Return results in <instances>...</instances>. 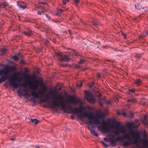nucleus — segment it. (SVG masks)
<instances>
[{
	"label": "nucleus",
	"instance_id": "37",
	"mask_svg": "<svg viewBox=\"0 0 148 148\" xmlns=\"http://www.w3.org/2000/svg\"><path fill=\"white\" fill-rule=\"evenodd\" d=\"M31 100L34 103H35L36 102V99L34 98H32L31 99Z\"/></svg>",
	"mask_w": 148,
	"mask_h": 148
},
{
	"label": "nucleus",
	"instance_id": "9",
	"mask_svg": "<svg viewBox=\"0 0 148 148\" xmlns=\"http://www.w3.org/2000/svg\"><path fill=\"white\" fill-rule=\"evenodd\" d=\"M102 125H100L98 127V128L99 130H102L104 131L105 133H106L110 132L108 126L109 125V124L106 121L102 120Z\"/></svg>",
	"mask_w": 148,
	"mask_h": 148
},
{
	"label": "nucleus",
	"instance_id": "12",
	"mask_svg": "<svg viewBox=\"0 0 148 148\" xmlns=\"http://www.w3.org/2000/svg\"><path fill=\"white\" fill-rule=\"evenodd\" d=\"M136 121V124L137 125H136V123L134 122H128L127 123V126L129 128H137L138 127L139 125V123L138 121V120L137 121Z\"/></svg>",
	"mask_w": 148,
	"mask_h": 148
},
{
	"label": "nucleus",
	"instance_id": "46",
	"mask_svg": "<svg viewBox=\"0 0 148 148\" xmlns=\"http://www.w3.org/2000/svg\"><path fill=\"white\" fill-rule=\"evenodd\" d=\"M2 77H0V84H1L3 81L2 79Z\"/></svg>",
	"mask_w": 148,
	"mask_h": 148
},
{
	"label": "nucleus",
	"instance_id": "18",
	"mask_svg": "<svg viewBox=\"0 0 148 148\" xmlns=\"http://www.w3.org/2000/svg\"><path fill=\"white\" fill-rule=\"evenodd\" d=\"M109 142L111 145L113 146H115L116 141L114 139H111V138H109Z\"/></svg>",
	"mask_w": 148,
	"mask_h": 148
},
{
	"label": "nucleus",
	"instance_id": "59",
	"mask_svg": "<svg viewBox=\"0 0 148 148\" xmlns=\"http://www.w3.org/2000/svg\"><path fill=\"white\" fill-rule=\"evenodd\" d=\"M99 97H101V94L100 93L99 94Z\"/></svg>",
	"mask_w": 148,
	"mask_h": 148
},
{
	"label": "nucleus",
	"instance_id": "32",
	"mask_svg": "<svg viewBox=\"0 0 148 148\" xmlns=\"http://www.w3.org/2000/svg\"><path fill=\"white\" fill-rule=\"evenodd\" d=\"M95 83L94 82H91L89 84V86L90 87H92L94 84Z\"/></svg>",
	"mask_w": 148,
	"mask_h": 148
},
{
	"label": "nucleus",
	"instance_id": "52",
	"mask_svg": "<svg viewBox=\"0 0 148 148\" xmlns=\"http://www.w3.org/2000/svg\"><path fill=\"white\" fill-rule=\"evenodd\" d=\"M74 55H75V56H78L79 55L78 54V53H76L75 52V53Z\"/></svg>",
	"mask_w": 148,
	"mask_h": 148
},
{
	"label": "nucleus",
	"instance_id": "48",
	"mask_svg": "<svg viewBox=\"0 0 148 148\" xmlns=\"http://www.w3.org/2000/svg\"><path fill=\"white\" fill-rule=\"evenodd\" d=\"M18 95H21L22 92V91L19 90L18 91Z\"/></svg>",
	"mask_w": 148,
	"mask_h": 148
},
{
	"label": "nucleus",
	"instance_id": "14",
	"mask_svg": "<svg viewBox=\"0 0 148 148\" xmlns=\"http://www.w3.org/2000/svg\"><path fill=\"white\" fill-rule=\"evenodd\" d=\"M62 87L61 86L60 84H57V86L56 88V89H55V90H53V92H55V93H52V97L53 99L52 101L53 100V95H54L55 94H57L56 93L57 92L58 90L60 91L61 90V89H62ZM57 95H58V94H57Z\"/></svg>",
	"mask_w": 148,
	"mask_h": 148
},
{
	"label": "nucleus",
	"instance_id": "42",
	"mask_svg": "<svg viewBox=\"0 0 148 148\" xmlns=\"http://www.w3.org/2000/svg\"><path fill=\"white\" fill-rule=\"evenodd\" d=\"M84 62V60H81L79 62L80 64H82Z\"/></svg>",
	"mask_w": 148,
	"mask_h": 148
},
{
	"label": "nucleus",
	"instance_id": "60",
	"mask_svg": "<svg viewBox=\"0 0 148 148\" xmlns=\"http://www.w3.org/2000/svg\"><path fill=\"white\" fill-rule=\"evenodd\" d=\"M47 29L48 30H49V31L50 30H51V28H49V29H47Z\"/></svg>",
	"mask_w": 148,
	"mask_h": 148
},
{
	"label": "nucleus",
	"instance_id": "4",
	"mask_svg": "<svg viewBox=\"0 0 148 148\" xmlns=\"http://www.w3.org/2000/svg\"><path fill=\"white\" fill-rule=\"evenodd\" d=\"M131 133L132 136L134 135L136 138L134 139V141H132V144L135 145L136 148H148L147 145L148 143V141L147 139L143 138L141 140L142 142L143 146H140L138 144H140L139 141L140 136L139 134L136 132H134L133 131H131Z\"/></svg>",
	"mask_w": 148,
	"mask_h": 148
},
{
	"label": "nucleus",
	"instance_id": "7",
	"mask_svg": "<svg viewBox=\"0 0 148 148\" xmlns=\"http://www.w3.org/2000/svg\"><path fill=\"white\" fill-rule=\"evenodd\" d=\"M14 69V67L13 66H7L5 67V69H3V71L2 72V73L0 74L1 75L3 74L4 75H3L1 76L2 77V79L3 82H4L8 78V74L9 73L10 69L13 70Z\"/></svg>",
	"mask_w": 148,
	"mask_h": 148
},
{
	"label": "nucleus",
	"instance_id": "11",
	"mask_svg": "<svg viewBox=\"0 0 148 148\" xmlns=\"http://www.w3.org/2000/svg\"><path fill=\"white\" fill-rule=\"evenodd\" d=\"M24 78L25 79L27 80V82L23 83L22 85L20 84L19 86L21 87L22 86L24 88H26L28 84L29 85H31V83H32V81L30 80V79L31 78L34 79V76H33L32 77H30L29 75H25L24 76Z\"/></svg>",
	"mask_w": 148,
	"mask_h": 148
},
{
	"label": "nucleus",
	"instance_id": "62",
	"mask_svg": "<svg viewBox=\"0 0 148 148\" xmlns=\"http://www.w3.org/2000/svg\"><path fill=\"white\" fill-rule=\"evenodd\" d=\"M96 43L98 44H99V42H96Z\"/></svg>",
	"mask_w": 148,
	"mask_h": 148
},
{
	"label": "nucleus",
	"instance_id": "53",
	"mask_svg": "<svg viewBox=\"0 0 148 148\" xmlns=\"http://www.w3.org/2000/svg\"><path fill=\"white\" fill-rule=\"evenodd\" d=\"M3 69H0V74L1 73H2V72L3 71Z\"/></svg>",
	"mask_w": 148,
	"mask_h": 148
},
{
	"label": "nucleus",
	"instance_id": "38",
	"mask_svg": "<svg viewBox=\"0 0 148 148\" xmlns=\"http://www.w3.org/2000/svg\"><path fill=\"white\" fill-rule=\"evenodd\" d=\"M103 140L106 142L109 141V138H103Z\"/></svg>",
	"mask_w": 148,
	"mask_h": 148
},
{
	"label": "nucleus",
	"instance_id": "1",
	"mask_svg": "<svg viewBox=\"0 0 148 148\" xmlns=\"http://www.w3.org/2000/svg\"><path fill=\"white\" fill-rule=\"evenodd\" d=\"M53 100L50 104L53 108L60 107L64 112L68 113L77 114L78 112H81V109H78L76 107L73 108L69 104V101L73 104L76 105L80 103V101L79 99L71 97L70 99H66L64 101L63 96L55 94L53 96Z\"/></svg>",
	"mask_w": 148,
	"mask_h": 148
},
{
	"label": "nucleus",
	"instance_id": "30",
	"mask_svg": "<svg viewBox=\"0 0 148 148\" xmlns=\"http://www.w3.org/2000/svg\"><path fill=\"white\" fill-rule=\"evenodd\" d=\"M136 101L135 99H128L127 100L128 102H132V103H134Z\"/></svg>",
	"mask_w": 148,
	"mask_h": 148
},
{
	"label": "nucleus",
	"instance_id": "44",
	"mask_svg": "<svg viewBox=\"0 0 148 148\" xmlns=\"http://www.w3.org/2000/svg\"><path fill=\"white\" fill-rule=\"evenodd\" d=\"M3 4H2V3H0V8H4V6H3Z\"/></svg>",
	"mask_w": 148,
	"mask_h": 148
},
{
	"label": "nucleus",
	"instance_id": "5",
	"mask_svg": "<svg viewBox=\"0 0 148 148\" xmlns=\"http://www.w3.org/2000/svg\"><path fill=\"white\" fill-rule=\"evenodd\" d=\"M116 141H121L123 142L122 146L127 147L132 144V140L128 134H125L121 136H118L116 138Z\"/></svg>",
	"mask_w": 148,
	"mask_h": 148
},
{
	"label": "nucleus",
	"instance_id": "16",
	"mask_svg": "<svg viewBox=\"0 0 148 148\" xmlns=\"http://www.w3.org/2000/svg\"><path fill=\"white\" fill-rule=\"evenodd\" d=\"M87 127L89 130H90V132L92 134L94 135L96 137L98 136V135L97 133L95 132V131L92 129V128L93 127L92 126L90 128L89 125H88Z\"/></svg>",
	"mask_w": 148,
	"mask_h": 148
},
{
	"label": "nucleus",
	"instance_id": "54",
	"mask_svg": "<svg viewBox=\"0 0 148 148\" xmlns=\"http://www.w3.org/2000/svg\"><path fill=\"white\" fill-rule=\"evenodd\" d=\"M47 100L48 99H49V97H48V94L47 93ZM48 104L47 103V105Z\"/></svg>",
	"mask_w": 148,
	"mask_h": 148
},
{
	"label": "nucleus",
	"instance_id": "28",
	"mask_svg": "<svg viewBox=\"0 0 148 148\" xmlns=\"http://www.w3.org/2000/svg\"><path fill=\"white\" fill-rule=\"evenodd\" d=\"M7 49H5L3 48L1 50V51L2 53V54H3L6 51Z\"/></svg>",
	"mask_w": 148,
	"mask_h": 148
},
{
	"label": "nucleus",
	"instance_id": "35",
	"mask_svg": "<svg viewBox=\"0 0 148 148\" xmlns=\"http://www.w3.org/2000/svg\"><path fill=\"white\" fill-rule=\"evenodd\" d=\"M120 33L122 36H123V37H126L127 36V35L123 33L122 32H121Z\"/></svg>",
	"mask_w": 148,
	"mask_h": 148
},
{
	"label": "nucleus",
	"instance_id": "47",
	"mask_svg": "<svg viewBox=\"0 0 148 148\" xmlns=\"http://www.w3.org/2000/svg\"><path fill=\"white\" fill-rule=\"evenodd\" d=\"M2 4H3V6H4V8L5 6L7 5V3H2Z\"/></svg>",
	"mask_w": 148,
	"mask_h": 148
},
{
	"label": "nucleus",
	"instance_id": "57",
	"mask_svg": "<svg viewBox=\"0 0 148 148\" xmlns=\"http://www.w3.org/2000/svg\"><path fill=\"white\" fill-rule=\"evenodd\" d=\"M111 102L110 101H107V103L108 104H110Z\"/></svg>",
	"mask_w": 148,
	"mask_h": 148
},
{
	"label": "nucleus",
	"instance_id": "41",
	"mask_svg": "<svg viewBox=\"0 0 148 148\" xmlns=\"http://www.w3.org/2000/svg\"><path fill=\"white\" fill-rule=\"evenodd\" d=\"M115 123L116 125L117 126H118L120 124V123L119 122H115Z\"/></svg>",
	"mask_w": 148,
	"mask_h": 148
},
{
	"label": "nucleus",
	"instance_id": "50",
	"mask_svg": "<svg viewBox=\"0 0 148 148\" xmlns=\"http://www.w3.org/2000/svg\"><path fill=\"white\" fill-rule=\"evenodd\" d=\"M97 77H98V78H99V79H100V78H101V76L100 75V74L99 73H98L97 74Z\"/></svg>",
	"mask_w": 148,
	"mask_h": 148
},
{
	"label": "nucleus",
	"instance_id": "21",
	"mask_svg": "<svg viewBox=\"0 0 148 148\" xmlns=\"http://www.w3.org/2000/svg\"><path fill=\"white\" fill-rule=\"evenodd\" d=\"M24 91H25V92L23 94V96L26 97H29V96H30V95L29 93L27 92L26 90L24 89Z\"/></svg>",
	"mask_w": 148,
	"mask_h": 148
},
{
	"label": "nucleus",
	"instance_id": "22",
	"mask_svg": "<svg viewBox=\"0 0 148 148\" xmlns=\"http://www.w3.org/2000/svg\"><path fill=\"white\" fill-rule=\"evenodd\" d=\"M93 25L96 26H97L99 24V22L97 20H94L92 21Z\"/></svg>",
	"mask_w": 148,
	"mask_h": 148
},
{
	"label": "nucleus",
	"instance_id": "24",
	"mask_svg": "<svg viewBox=\"0 0 148 148\" xmlns=\"http://www.w3.org/2000/svg\"><path fill=\"white\" fill-rule=\"evenodd\" d=\"M135 92V90L134 89H129L128 90V93L129 94H130L131 93H134Z\"/></svg>",
	"mask_w": 148,
	"mask_h": 148
},
{
	"label": "nucleus",
	"instance_id": "33",
	"mask_svg": "<svg viewBox=\"0 0 148 148\" xmlns=\"http://www.w3.org/2000/svg\"><path fill=\"white\" fill-rule=\"evenodd\" d=\"M121 132L125 134L126 133V131L123 128H121Z\"/></svg>",
	"mask_w": 148,
	"mask_h": 148
},
{
	"label": "nucleus",
	"instance_id": "27",
	"mask_svg": "<svg viewBox=\"0 0 148 148\" xmlns=\"http://www.w3.org/2000/svg\"><path fill=\"white\" fill-rule=\"evenodd\" d=\"M63 10L62 9H60L58 10L57 12V15H59L63 12Z\"/></svg>",
	"mask_w": 148,
	"mask_h": 148
},
{
	"label": "nucleus",
	"instance_id": "63",
	"mask_svg": "<svg viewBox=\"0 0 148 148\" xmlns=\"http://www.w3.org/2000/svg\"><path fill=\"white\" fill-rule=\"evenodd\" d=\"M11 140H14V139L13 138H12L11 139Z\"/></svg>",
	"mask_w": 148,
	"mask_h": 148
},
{
	"label": "nucleus",
	"instance_id": "6",
	"mask_svg": "<svg viewBox=\"0 0 148 148\" xmlns=\"http://www.w3.org/2000/svg\"><path fill=\"white\" fill-rule=\"evenodd\" d=\"M20 82L21 79H18L16 75L14 74L12 76L8 82L10 85L13 88L16 89L19 85L18 82Z\"/></svg>",
	"mask_w": 148,
	"mask_h": 148
},
{
	"label": "nucleus",
	"instance_id": "26",
	"mask_svg": "<svg viewBox=\"0 0 148 148\" xmlns=\"http://www.w3.org/2000/svg\"><path fill=\"white\" fill-rule=\"evenodd\" d=\"M42 10H41V12L38 11L37 12V13L38 14L41 15H42V13H43L45 8H43L42 7Z\"/></svg>",
	"mask_w": 148,
	"mask_h": 148
},
{
	"label": "nucleus",
	"instance_id": "55",
	"mask_svg": "<svg viewBox=\"0 0 148 148\" xmlns=\"http://www.w3.org/2000/svg\"><path fill=\"white\" fill-rule=\"evenodd\" d=\"M96 61L97 62H99L100 60L98 59H96Z\"/></svg>",
	"mask_w": 148,
	"mask_h": 148
},
{
	"label": "nucleus",
	"instance_id": "10",
	"mask_svg": "<svg viewBox=\"0 0 148 148\" xmlns=\"http://www.w3.org/2000/svg\"><path fill=\"white\" fill-rule=\"evenodd\" d=\"M86 99L88 101L91 103L95 102L96 99L95 97L91 93L87 92L86 93Z\"/></svg>",
	"mask_w": 148,
	"mask_h": 148
},
{
	"label": "nucleus",
	"instance_id": "49",
	"mask_svg": "<svg viewBox=\"0 0 148 148\" xmlns=\"http://www.w3.org/2000/svg\"><path fill=\"white\" fill-rule=\"evenodd\" d=\"M148 36V30L147 31L145 32V35L144 36Z\"/></svg>",
	"mask_w": 148,
	"mask_h": 148
},
{
	"label": "nucleus",
	"instance_id": "39",
	"mask_svg": "<svg viewBox=\"0 0 148 148\" xmlns=\"http://www.w3.org/2000/svg\"><path fill=\"white\" fill-rule=\"evenodd\" d=\"M111 136V139H114V135L113 134H111L110 135Z\"/></svg>",
	"mask_w": 148,
	"mask_h": 148
},
{
	"label": "nucleus",
	"instance_id": "20",
	"mask_svg": "<svg viewBox=\"0 0 148 148\" xmlns=\"http://www.w3.org/2000/svg\"><path fill=\"white\" fill-rule=\"evenodd\" d=\"M31 121L32 123H34L35 124H37L39 122L37 119H31Z\"/></svg>",
	"mask_w": 148,
	"mask_h": 148
},
{
	"label": "nucleus",
	"instance_id": "25",
	"mask_svg": "<svg viewBox=\"0 0 148 148\" xmlns=\"http://www.w3.org/2000/svg\"><path fill=\"white\" fill-rule=\"evenodd\" d=\"M143 53H136L135 56V57L138 58H139L142 55H143Z\"/></svg>",
	"mask_w": 148,
	"mask_h": 148
},
{
	"label": "nucleus",
	"instance_id": "17",
	"mask_svg": "<svg viewBox=\"0 0 148 148\" xmlns=\"http://www.w3.org/2000/svg\"><path fill=\"white\" fill-rule=\"evenodd\" d=\"M36 82H37L38 85H40L41 86L44 87V89H43L44 92L46 91V86L44 85L42 81L36 80Z\"/></svg>",
	"mask_w": 148,
	"mask_h": 148
},
{
	"label": "nucleus",
	"instance_id": "15",
	"mask_svg": "<svg viewBox=\"0 0 148 148\" xmlns=\"http://www.w3.org/2000/svg\"><path fill=\"white\" fill-rule=\"evenodd\" d=\"M17 5L21 9L23 10L27 8L26 5H24L23 2H17Z\"/></svg>",
	"mask_w": 148,
	"mask_h": 148
},
{
	"label": "nucleus",
	"instance_id": "58",
	"mask_svg": "<svg viewBox=\"0 0 148 148\" xmlns=\"http://www.w3.org/2000/svg\"><path fill=\"white\" fill-rule=\"evenodd\" d=\"M102 100L104 101L105 100V97H103L101 99Z\"/></svg>",
	"mask_w": 148,
	"mask_h": 148
},
{
	"label": "nucleus",
	"instance_id": "2",
	"mask_svg": "<svg viewBox=\"0 0 148 148\" xmlns=\"http://www.w3.org/2000/svg\"><path fill=\"white\" fill-rule=\"evenodd\" d=\"M78 109H81V112H78L77 114H75L77 115V118L79 120H83V117H87L88 119L89 120L88 125H91L93 123L96 124H101L99 119H102V118L100 114H97L95 117L92 113L90 112L88 114L86 112H84L82 114V108H81Z\"/></svg>",
	"mask_w": 148,
	"mask_h": 148
},
{
	"label": "nucleus",
	"instance_id": "8",
	"mask_svg": "<svg viewBox=\"0 0 148 148\" xmlns=\"http://www.w3.org/2000/svg\"><path fill=\"white\" fill-rule=\"evenodd\" d=\"M55 56L58 57L60 62H68L70 60V58L68 56L63 55L62 53L56 52Z\"/></svg>",
	"mask_w": 148,
	"mask_h": 148
},
{
	"label": "nucleus",
	"instance_id": "45",
	"mask_svg": "<svg viewBox=\"0 0 148 148\" xmlns=\"http://www.w3.org/2000/svg\"><path fill=\"white\" fill-rule=\"evenodd\" d=\"M73 0L75 1V4H77L79 2V0Z\"/></svg>",
	"mask_w": 148,
	"mask_h": 148
},
{
	"label": "nucleus",
	"instance_id": "31",
	"mask_svg": "<svg viewBox=\"0 0 148 148\" xmlns=\"http://www.w3.org/2000/svg\"><path fill=\"white\" fill-rule=\"evenodd\" d=\"M101 143L102 145H103L105 147H107L108 145L105 143L103 141H101Z\"/></svg>",
	"mask_w": 148,
	"mask_h": 148
},
{
	"label": "nucleus",
	"instance_id": "40",
	"mask_svg": "<svg viewBox=\"0 0 148 148\" xmlns=\"http://www.w3.org/2000/svg\"><path fill=\"white\" fill-rule=\"evenodd\" d=\"M77 87H81L82 86V83H80V84H77Z\"/></svg>",
	"mask_w": 148,
	"mask_h": 148
},
{
	"label": "nucleus",
	"instance_id": "34",
	"mask_svg": "<svg viewBox=\"0 0 148 148\" xmlns=\"http://www.w3.org/2000/svg\"><path fill=\"white\" fill-rule=\"evenodd\" d=\"M69 0H63L62 3L63 4H66V2H69Z\"/></svg>",
	"mask_w": 148,
	"mask_h": 148
},
{
	"label": "nucleus",
	"instance_id": "29",
	"mask_svg": "<svg viewBox=\"0 0 148 148\" xmlns=\"http://www.w3.org/2000/svg\"><path fill=\"white\" fill-rule=\"evenodd\" d=\"M12 58L14 60L16 61H17L18 60V58L17 56L14 55V56H12Z\"/></svg>",
	"mask_w": 148,
	"mask_h": 148
},
{
	"label": "nucleus",
	"instance_id": "3",
	"mask_svg": "<svg viewBox=\"0 0 148 148\" xmlns=\"http://www.w3.org/2000/svg\"><path fill=\"white\" fill-rule=\"evenodd\" d=\"M30 85L31 86L30 88L34 90L31 93V95L35 97L36 99L39 98L40 99L39 101V103L44 107H46V97L44 99H42L45 95L43 90L41 89H39L38 93L35 91V90L37 89L38 86L36 80H35L33 82H32Z\"/></svg>",
	"mask_w": 148,
	"mask_h": 148
},
{
	"label": "nucleus",
	"instance_id": "51",
	"mask_svg": "<svg viewBox=\"0 0 148 148\" xmlns=\"http://www.w3.org/2000/svg\"><path fill=\"white\" fill-rule=\"evenodd\" d=\"M47 18H48V19L49 20L50 19V17L47 14Z\"/></svg>",
	"mask_w": 148,
	"mask_h": 148
},
{
	"label": "nucleus",
	"instance_id": "13",
	"mask_svg": "<svg viewBox=\"0 0 148 148\" xmlns=\"http://www.w3.org/2000/svg\"><path fill=\"white\" fill-rule=\"evenodd\" d=\"M23 33L26 36H31L32 34L30 30L27 27L25 29V31H23Z\"/></svg>",
	"mask_w": 148,
	"mask_h": 148
},
{
	"label": "nucleus",
	"instance_id": "64",
	"mask_svg": "<svg viewBox=\"0 0 148 148\" xmlns=\"http://www.w3.org/2000/svg\"><path fill=\"white\" fill-rule=\"evenodd\" d=\"M134 6L135 7V8L136 9V5H135Z\"/></svg>",
	"mask_w": 148,
	"mask_h": 148
},
{
	"label": "nucleus",
	"instance_id": "56",
	"mask_svg": "<svg viewBox=\"0 0 148 148\" xmlns=\"http://www.w3.org/2000/svg\"><path fill=\"white\" fill-rule=\"evenodd\" d=\"M68 32L70 34H71V30H69Z\"/></svg>",
	"mask_w": 148,
	"mask_h": 148
},
{
	"label": "nucleus",
	"instance_id": "19",
	"mask_svg": "<svg viewBox=\"0 0 148 148\" xmlns=\"http://www.w3.org/2000/svg\"><path fill=\"white\" fill-rule=\"evenodd\" d=\"M134 83L138 86H140L142 84V83L140 79H136L134 81Z\"/></svg>",
	"mask_w": 148,
	"mask_h": 148
},
{
	"label": "nucleus",
	"instance_id": "43",
	"mask_svg": "<svg viewBox=\"0 0 148 148\" xmlns=\"http://www.w3.org/2000/svg\"><path fill=\"white\" fill-rule=\"evenodd\" d=\"M143 136L144 138H145L146 139V138L147 137V135L146 133L143 134Z\"/></svg>",
	"mask_w": 148,
	"mask_h": 148
},
{
	"label": "nucleus",
	"instance_id": "61",
	"mask_svg": "<svg viewBox=\"0 0 148 148\" xmlns=\"http://www.w3.org/2000/svg\"><path fill=\"white\" fill-rule=\"evenodd\" d=\"M123 115H126L125 113V112H123Z\"/></svg>",
	"mask_w": 148,
	"mask_h": 148
},
{
	"label": "nucleus",
	"instance_id": "23",
	"mask_svg": "<svg viewBox=\"0 0 148 148\" xmlns=\"http://www.w3.org/2000/svg\"><path fill=\"white\" fill-rule=\"evenodd\" d=\"M111 132L113 133L116 136H117L119 134V132L118 130L113 131Z\"/></svg>",
	"mask_w": 148,
	"mask_h": 148
},
{
	"label": "nucleus",
	"instance_id": "36",
	"mask_svg": "<svg viewBox=\"0 0 148 148\" xmlns=\"http://www.w3.org/2000/svg\"><path fill=\"white\" fill-rule=\"evenodd\" d=\"M99 103L100 106L101 107H103V103H101V102L100 101V100L99 101Z\"/></svg>",
	"mask_w": 148,
	"mask_h": 148
}]
</instances>
